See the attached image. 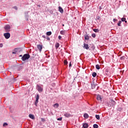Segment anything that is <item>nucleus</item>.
<instances>
[{"label": "nucleus", "instance_id": "f257e3e1", "mask_svg": "<svg viewBox=\"0 0 128 128\" xmlns=\"http://www.w3.org/2000/svg\"><path fill=\"white\" fill-rule=\"evenodd\" d=\"M30 58V56L28 54H24L22 58V60L23 61L26 60H28Z\"/></svg>", "mask_w": 128, "mask_h": 128}, {"label": "nucleus", "instance_id": "f03ea898", "mask_svg": "<svg viewBox=\"0 0 128 128\" xmlns=\"http://www.w3.org/2000/svg\"><path fill=\"white\" fill-rule=\"evenodd\" d=\"M38 100H40V95L38 94L36 97V100L34 102V104L36 106H38Z\"/></svg>", "mask_w": 128, "mask_h": 128}, {"label": "nucleus", "instance_id": "7ed1b4c3", "mask_svg": "<svg viewBox=\"0 0 128 128\" xmlns=\"http://www.w3.org/2000/svg\"><path fill=\"white\" fill-rule=\"evenodd\" d=\"M4 38L7 40L8 38H10V32L4 33Z\"/></svg>", "mask_w": 128, "mask_h": 128}, {"label": "nucleus", "instance_id": "20e7f679", "mask_svg": "<svg viewBox=\"0 0 128 128\" xmlns=\"http://www.w3.org/2000/svg\"><path fill=\"white\" fill-rule=\"evenodd\" d=\"M4 29L6 32H10V26L9 25L6 26H4Z\"/></svg>", "mask_w": 128, "mask_h": 128}, {"label": "nucleus", "instance_id": "39448f33", "mask_svg": "<svg viewBox=\"0 0 128 128\" xmlns=\"http://www.w3.org/2000/svg\"><path fill=\"white\" fill-rule=\"evenodd\" d=\"M36 87L38 88V92H42V88L40 85L37 84Z\"/></svg>", "mask_w": 128, "mask_h": 128}, {"label": "nucleus", "instance_id": "423d86ee", "mask_svg": "<svg viewBox=\"0 0 128 128\" xmlns=\"http://www.w3.org/2000/svg\"><path fill=\"white\" fill-rule=\"evenodd\" d=\"M37 48L40 52H42V45L38 44L37 45Z\"/></svg>", "mask_w": 128, "mask_h": 128}, {"label": "nucleus", "instance_id": "0eeeda50", "mask_svg": "<svg viewBox=\"0 0 128 128\" xmlns=\"http://www.w3.org/2000/svg\"><path fill=\"white\" fill-rule=\"evenodd\" d=\"M18 52V48H16L14 49V52H12L13 54H16Z\"/></svg>", "mask_w": 128, "mask_h": 128}, {"label": "nucleus", "instance_id": "6e6552de", "mask_svg": "<svg viewBox=\"0 0 128 128\" xmlns=\"http://www.w3.org/2000/svg\"><path fill=\"white\" fill-rule=\"evenodd\" d=\"M111 106H116V102L114 100H111Z\"/></svg>", "mask_w": 128, "mask_h": 128}, {"label": "nucleus", "instance_id": "1a4fd4ad", "mask_svg": "<svg viewBox=\"0 0 128 128\" xmlns=\"http://www.w3.org/2000/svg\"><path fill=\"white\" fill-rule=\"evenodd\" d=\"M84 48L86 50H88L90 47H88V44H84Z\"/></svg>", "mask_w": 128, "mask_h": 128}, {"label": "nucleus", "instance_id": "9d476101", "mask_svg": "<svg viewBox=\"0 0 128 128\" xmlns=\"http://www.w3.org/2000/svg\"><path fill=\"white\" fill-rule=\"evenodd\" d=\"M58 10H59V12H61V14H62L64 12V9H62V7L59 6Z\"/></svg>", "mask_w": 128, "mask_h": 128}, {"label": "nucleus", "instance_id": "9b49d317", "mask_svg": "<svg viewBox=\"0 0 128 128\" xmlns=\"http://www.w3.org/2000/svg\"><path fill=\"white\" fill-rule=\"evenodd\" d=\"M70 113H66L64 114V116H66V118H70Z\"/></svg>", "mask_w": 128, "mask_h": 128}, {"label": "nucleus", "instance_id": "f8f14e48", "mask_svg": "<svg viewBox=\"0 0 128 128\" xmlns=\"http://www.w3.org/2000/svg\"><path fill=\"white\" fill-rule=\"evenodd\" d=\"M83 128H88V124L86 123L83 124Z\"/></svg>", "mask_w": 128, "mask_h": 128}, {"label": "nucleus", "instance_id": "ddd939ff", "mask_svg": "<svg viewBox=\"0 0 128 128\" xmlns=\"http://www.w3.org/2000/svg\"><path fill=\"white\" fill-rule=\"evenodd\" d=\"M90 116H88V114L86 113L84 114V118H88Z\"/></svg>", "mask_w": 128, "mask_h": 128}, {"label": "nucleus", "instance_id": "4468645a", "mask_svg": "<svg viewBox=\"0 0 128 128\" xmlns=\"http://www.w3.org/2000/svg\"><path fill=\"white\" fill-rule=\"evenodd\" d=\"M29 118H32V120H34V116L33 114H30Z\"/></svg>", "mask_w": 128, "mask_h": 128}, {"label": "nucleus", "instance_id": "2eb2a0df", "mask_svg": "<svg viewBox=\"0 0 128 128\" xmlns=\"http://www.w3.org/2000/svg\"><path fill=\"white\" fill-rule=\"evenodd\" d=\"M98 100H102V97H100V96L98 95L96 98Z\"/></svg>", "mask_w": 128, "mask_h": 128}, {"label": "nucleus", "instance_id": "dca6fc26", "mask_svg": "<svg viewBox=\"0 0 128 128\" xmlns=\"http://www.w3.org/2000/svg\"><path fill=\"white\" fill-rule=\"evenodd\" d=\"M55 46L57 50V48H58L60 47V44H58V43H56L55 44Z\"/></svg>", "mask_w": 128, "mask_h": 128}, {"label": "nucleus", "instance_id": "f3484780", "mask_svg": "<svg viewBox=\"0 0 128 128\" xmlns=\"http://www.w3.org/2000/svg\"><path fill=\"white\" fill-rule=\"evenodd\" d=\"M61 34H66V30H62L60 32Z\"/></svg>", "mask_w": 128, "mask_h": 128}, {"label": "nucleus", "instance_id": "a211bd4d", "mask_svg": "<svg viewBox=\"0 0 128 128\" xmlns=\"http://www.w3.org/2000/svg\"><path fill=\"white\" fill-rule=\"evenodd\" d=\"M92 76L93 78H96V72H93Z\"/></svg>", "mask_w": 128, "mask_h": 128}, {"label": "nucleus", "instance_id": "6ab92c4d", "mask_svg": "<svg viewBox=\"0 0 128 128\" xmlns=\"http://www.w3.org/2000/svg\"><path fill=\"white\" fill-rule=\"evenodd\" d=\"M92 88L93 89L96 88V84L94 83L92 84Z\"/></svg>", "mask_w": 128, "mask_h": 128}, {"label": "nucleus", "instance_id": "aec40b11", "mask_svg": "<svg viewBox=\"0 0 128 128\" xmlns=\"http://www.w3.org/2000/svg\"><path fill=\"white\" fill-rule=\"evenodd\" d=\"M93 128H98V125L97 124H94L93 126Z\"/></svg>", "mask_w": 128, "mask_h": 128}, {"label": "nucleus", "instance_id": "412c9836", "mask_svg": "<svg viewBox=\"0 0 128 128\" xmlns=\"http://www.w3.org/2000/svg\"><path fill=\"white\" fill-rule=\"evenodd\" d=\"M96 68L97 70H100V65H98V64H96Z\"/></svg>", "mask_w": 128, "mask_h": 128}, {"label": "nucleus", "instance_id": "4be33fe9", "mask_svg": "<svg viewBox=\"0 0 128 128\" xmlns=\"http://www.w3.org/2000/svg\"><path fill=\"white\" fill-rule=\"evenodd\" d=\"M54 108H56H56H58V103H56V104H55L54 105Z\"/></svg>", "mask_w": 128, "mask_h": 128}, {"label": "nucleus", "instance_id": "5701e85b", "mask_svg": "<svg viewBox=\"0 0 128 128\" xmlns=\"http://www.w3.org/2000/svg\"><path fill=\"white\" fill-rule=\"evenodd\" d=\"M47 36H50L52 34V32H46Z\"/></svg>", "mask_w": 128, "mask_h": 128}, {"label": "nucleus", "instance_id": "b1692460", "mask_svg": "<svg viewBox=\"0 0 128 128\" xmlns=\"http://www.w3.org/2000/svg\"><path fill=\"white\" fill-rule=\"evenodd\" d=\"M84 39L85 40H90V37L88 36H85V37H84Z\"/></svg>", "mask_w": 128, "mask_h": 128}, {"label": "nucleus", "instance_id": "393cba45", "mask_svg": "<svg viewBox=\"0 0 128 128\" xmlns=\"http://www.w3.org/2000/svg\"><path fill=\"white\" fill-rule=\"evenodd\" d=\"M96 118L97 120H100V115H96Z\"/></svg>", "mask_w": 128, "mask_h": 128}, {"label": "nucleus", "instance_id": "a878e982", "mask_svg": "<svg viewBox=\"0 0 128 128\" xmlns=\"http://www.w3.org/2000/svg\"><path fill=\"white\" fill-rule=\"evenodd\" d=\"M121 24H122V21H119L118 23V26H120Z\"/></svg>", "mask_w": 128, "mask_h": 128}, {"label": "nucleus", "instance_id": "bb28decb", "mask_svg": "<svg viewBox=\"0 0 128 128\" xmlns=\"http://www.w3.org/2000/svg\"><path fill=\"white\" fill-rule=\"evenodd\" d=\"M93 30L95 32H98V29H94Z\"/></svg>", "mask_w": 128, "mask_h": 128}, {"label": "nucleus", "instance_id": "cd10ccee", "mask_svg": "<svg viewBox=\"0 0 128 128\" xmlns=\"http://www.w3.org/2000/svg\"><path fill=\"white\" fill-rule=\"evenodd\" d=\"M126 18H122V19H121V20H122V22H126Z\"/></svg>", "mask_w": 128, "mask_h": 128}, {"label": "nucleus", "instance_id": "c85d7f7f", "mask_svg": "<svg viewBox=\"0 0 128 128\" xmlns=\"http://www.w3.org/2000/svg\"><path fill=\"white\" fill-rule=\"evenodd\" d=\"M62 120V117L57 118V120Z\"/></svg>", "mask_w": 128, "mask_h": 128}, {"label": "nucleus", "instance_id": "c756f323", "mask_svg": "<svg viewBox=\"0 0 128 128\" xmlns=\"http://www.w3.org/2000/svg\"><path fill=\"white\" fill-rule=\"evenodd\" d=\"M13 8H14L16 10H18V7L16 6H14V7H13Z\"/></svg>", "mask_w": 128, "mask_h": 128}, {"label": "nucleus", "instance_id": "7c9ffc66", "mask_svg": "<svg viewBox=\"0 0 128 128\" xmlns=\"http://www.w3.org/2000/svg\"><path fill=\"white\" fill-rule=\"evenodd\" d=\"M64 64H68V61L66 60H64Z\"/></svg>", "mask_w": 128, "mask_h": 128}, {"label": "nucleus", "instance_id": "2f4dec72", "mask_svg": "<svg viewBox=\"0 0 128 128\" xmlns=\"http://www.w3.org/2000/svg\"><path fill=\"white\" fill-rule=\"evenodd\" d=\"M26 20H28V16H26Z\"/></svg>", "mask_w": 128, "mask_h": 128}, {"label": "nucleus", "instance_id": "473e14b6", "mask_svg": "<svg viewBox=\"0 0 128 128\" xmlns=\"http://www.w3.org/2000/svg\"><path fill=\"white\" fill-rule=\"evenodd\" d=\"M41 120L42 122H46V119H44V118H42Z\"/></svg>", "mask_w": 128, "mask_h": 128}, {"label": "nucleus", "instance_id": "72a5a7b5", "mask_svg": "<svg viewBox=\"0 0 128 128\" xmlns=\"http://www.w3.org/2000/svg\"><path fill=\"white\" fill-rule=\"evenodd\" d=\"M92 38H95V37H96V34H92Z\"/></svg>", "mask_w": 128, "mask_h": 128}, {"label": "nucleus", "instance_id": "f704fd0d", "mask_svg": "<svg viewBox=\"0 0 128 128\" xmlns=\"http://www.w3.org/2000/svg\"><path fill=\"white\" fill-rule=\"evenodd\" d=\"M8 126V124L6 122H4L3 124V126Z\"/></svg>", "mask_w": 128, "mask_h": 128}, {"label": "nucleus", "instance_id": "c9c22d12", "mask_svg": "<svg viewBox=\"0 0 128 128\" xmlns=\"http://www.w3.org/2000/svg\"><path fill=\"white\" fill-rule=\"evenodd\" d=\"M4 46V44H0V48H2Z\"/></svg>", "mask_w": 128, "mask_h": 128}, {"label": "nucleus", "instance_id": "e433bc0d", "mask_svg": "<svg viewBox=\"0 0 128 128\" xmlns=\"http://www.w3.org/2000/svg\"><path fill=\"white\" fill-rule=\"evenodd\" d=\"M58 39H59V40H62V36H58Z\"/></svg>", "mask_w": 128, "mask_h": 128}, {"label": "nucleus", "instance_id": "4c0bfd02", "mask_svg": "<svg viewBox=\"0 0 128 128\" xmlns=\"http://www.w3.org/2000/svg\"><path fill=\"white\" fill-rule=\"evenodd\" d=\"M124 56H122L120 58V60H124Z\"/></svg>", "mask_w": 128, "mask_h": 128}, {"label": "nucleus", "instance_id": "58836bf2", "mask_svg": "<svg viewBox=\"0 0 128 128\" xmlns=\"http://www.w3.org/2000/svg\"><path fill=\"white\" fill-rule=\"evenodd\" d=\"M97 20H100V17L99 16H98L97 17Z\"/></svg>", "mask_w": 128, "mask_h": 128}, {"label": "nucleus", "instance_id": "ea45409f", "mask_svg": "<svg viewBox=\"0 0 128 128\" xmlns=\"http://www.w3.org/2000/svg\"><path fill=\"white\" fill-rule=\"evenodd\" d=\"M113 20H114V22H116V20H118L114 19Z\"/></svg>", "mask_w": 128, "mask_h": 128}, {"label": "nucleus", "instance_id": "a19ab883", "mask_svg": "<svg viewBox=\"0 0 128 128\" xmlns=\"http://www.w3.org/2000/svg\"><path fill=\"white\" fill-rule=\"evenodd\" d=\"M70 68V66H72V62H70V65H69Z\"/></svg>", "mask_w": 128, "mask_h": 128}, {"label": "nucleus", "instance_id": "79ce46f5", "mask_svg": "<svg viewBox=\"0 0 128 128\" xmlns=\"http://www.w3.org/2000/svg\"><path fill=\"white\" fill-rule=\"evenodd\" d=\"M38 8H40V5H38Z\"/></svg>", "mask_w": 128, "mask_h": 128}, {"label": "nucleus", "instance_id": "37998d69", "mask_svg": "<svg viewBox=\"0 0 128 128\" xmlns=\"http://www.w3.org/2000/svg\"><path fill=\"white\" fill-rule=\"evenodd\" d=\"M26 14H28V12H26Z\"/></svg>", "mask_w": 128, "mask_h": 128}, {"label": "nucleus", "instance_id": "c03bdc74", "mask_svg": "<svg viewBox=\"0 0 128 128\" xmlns=\"http://www.w3.org/2000/svg\"><path fill=\"white\" fill-rule=\"evenodd\" d=\"M124 22H126V24L128 22H127L126 20H125V21H124Z\"/></svg>", "mask_w": 128, "mask_h": 128}, {"label": "nucleus", "instance_id": "a18cd8bd", "mask_svg": "<svg viewBox=\"0 0 128 128\" xmlns=\"http://www.w3.org/2000/svg\"><path fill=\"white\" fill-rule=\"evenodd\" d=\"M100 10H102V7H100Z\"/></svg>", "mask_w": 128, "mask_h": 128}, {"label": "nucleus", "instance_id": "49530a36", "mask_svg": "<svg viewBox=\"0 0 128 128\" xmlns=\"http://www.w3.org/2000/svg\"><path fill=\"white\" fill-rule=\"evenodd\" d=\"M42 38H45V36H42Z\"/></svg>", "mask_w": 128, "mask_h": 128}, {"label": "nucleus", "instance_id": "de8ad7c7", "mask_svg": "<svg viewBox=\"0 0 128 128\" xmlns=\"http://www.w3.org/2000/svg\"><path fill=\"white\" fill-rule=\"evenodd\" d=\"M20 56L22 57V55H20Z\"/></svg>", "mask_w": 128, "mask_h": 128}, {"label": "nucleus", "instance_id": "09e8293b", "mask_svg": "<svg viewBox=\"0 0 128 128\" xmlns=\"http://www.w3.org/2000/svg\"><path fill=\"white\" fill-rule=\"evenodd\" d=\"M62 26H64V24H62Z\"/></svg>", "mask_w": 128, "mask_h": 128}, {"label": "nucleus", "instance_id": "8fccbe9b", "mask_svg": "<svg viewBox=\"0 0 128 128\" xmlns=\"http://www.w3.org/2000/svg\"><path fill=\"white\" fill-rule=\"evenodd\" d=\"M48 40H50V38H48Z\"/></svg>", "mask_w": 128, "mask_h": 128}]
</instances>
